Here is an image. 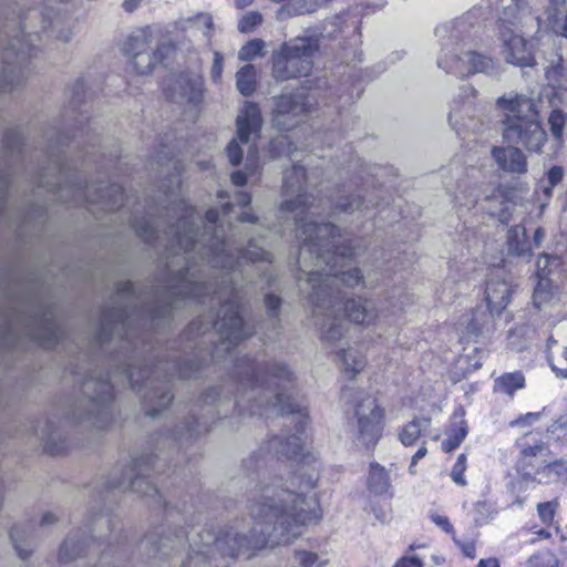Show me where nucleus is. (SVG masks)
<instances>
[{"label": "nucleus", "instance_id": "4468645a", "mask_svg": "<svg viewBox=\"0 0 567 567\" xmlns=\"http://www.w3.org/2000/svg\"><path fill=\"white\" fill-rule=\"evenodd\" d=\"M155 460L156 456L153 454H144L134 458L132 465L123 471L120 476H117V473L112 474L106 483V488L110 491L131 489L147 497H159L158 489L145 478V473L154 467Z\"/></svg>", "mask_w": 567, "mask_h": 567}, {"label": "nucleus", "instance_id": "20e7f679", "mask_svg": "<svg viewBox=\"0 0 567 567\" xmlns=\"http://www.w3.org/2000/svg\"><path fill=\"white\" fill-rule=\"evenodd\" d=\"M234 378L239 383L240 394L235 403L238 408L267 417L291 415L297 431L305 430L307 406L292 395L293 374L286 365L267 362L264 358L244 357L235 362Z\"/></svg>", "mask_w": 567, "mask_h": 567}, {"label": "nucleus", "instance_id": "c9c22d12", "mask_svg": "<svg viewBox=\"0 0 567 567\" xmlns=\"http://www.w3.org/2000/svg\"><path fill=\"white\" fill-rule=\"evenodd\" d=\"M76 535H69L59 550L61 561H71L78 558L84 550V543L75 539Z\"/></svg>", "mask_w": 567, "mask_h": 567}, {"label": "nucleus", "instance_id": "412c9836", "mask_svg": "<svg viewBox=\"0 0 567 567\" xmlns=\"http://www.w3.org/2000/svg\"><path fill=\"white\" fill-rule=\"evenodd\" d=\"M392 472V466L386 468L377 462L370 463L367 477V486L369 492L374 495H385L391 493Z\"/></svg>", "mask_w": 567, "mask_h": 567}, {"label": "nucleus", "instance_id": "a19ab883", "mask_svg": "<svg viewBox=\"0 0 567 567\" xmlns=\"http://www.w3.org/2000/svg\"><path fill=\"white\" fill-rule=\"evenodd\" d=\"M557 556L550 550L537 551L527 560L526 567H557Z\"/></svg>", "mask_w": 567, "mask_h": 567}, {"label": "nucleus", "instance_id": "5fc2aeb1", "mask_svg": "<svg viewBox=\"0 0 567 567\" xmlns=\"http://www.w3.org/2000/svg\"><path fill=\"white\" fill-rule=\"evenodd\" d=\"M136 231L138 236H141L145 241L153 243L156 241L159 237L158 230L151 223H145L143 225H138L136 227Z\"/></svg>", "mask_w": 567, "mask_h": 567}, {"label": "nucleus", "instance_id": "aec40b11", "mask_svg": "<svg viewBox=\"0 0 567 567\" xmlns=\"http://www.w3.org/2000/svg\"><path fill=\"white\" fill-rule=\"evenodd\" d=\"M492 156L497 166L513 174H524L526 172V157L517 147H493Z\"/></svg>", "mask_w": 567, "mask_h": 567}, {"label": "nucleus", "instance_id": "7ed1b4c3", "mask_svg": "<svg viewBox=\"0 0 567 567\" xmlns=\"http://www.w3.org/2000/svg\"><path fill=\"white\" fill-rule=\"evenodd\" d=\"M303 179H286L284 185L286 195L291 189L298 194L293 199H287L280 208V214L287 226L276 225V233L284 234L287 227L292 226L296 237L302 240L298 264L302 274L307 276L302 292L313 306L316 326L321 330L328 342L339 340L346 332L342 316L349 321L360 326H371L377 322L384 310L379 311L371 300L349 298L339 288L342 284L347 288H354L364 284L359 268L346 270V262L353 256V248L341 243L339 229L331 223L315 220L316 198L309 194L301 183Z\"/></svg>", "mask_w": 567, "mask_h": 567}, {"label": "nucleus", "instance_id": "5701e85b", "mask_svg": "<svg viewBox=\"0 0 567 567\" xmlns=\"http://www.w3.org/2000/svg\"><path fill=\"white\" fill-rule=\"evenodd\" d=\"M547 361L558 378L567 379V346L558 343L553 336H550L546 343Z\"/></svg>", "mask_w": 567, "mask_h": 567}, {"label": "nucleus", "instance_id": "393cba45", "mask_svg": "<svg viewBox=\"0 0 567 567\" xmlns=\"http://www.w3.org/2000/svg\"><path fill=\"white\" fill-rule=\"evenodd\" d=\"M338 357L342 362L343 372L349 379H354L367 364L364 353L358 348L341 349Z\"/></svg>", "mask_w": 567, "mask_h": 567}, {"label": "nucleus", "instance_id": "a878e982", "mask_svg": "<svg viewBox=\"0 0 567 567\" xmlns=\"http://www.w3.org/2000/svg\"><path fill=\"white\" fill-rule=\"evenodd\" d=\"M431 425L429 417H415L405 424L399 433V440L404 446H411L425 433Z\"/></svg>", "mask_w": 567, "mask_h": 567}, {"label": "nucleus", "instance_id": "ddd939ff", "mask_svg": "<svg viewBox=\"0 0 567 567\" xmlns=\"http://www.w3.org/2000/svg\"><path fill=\"white\" fill-rule=\"evenodd\" d=\"M384 410L370 394L357 398L353 406V420L357 439L367 447L377 444L383 429Z\"/></svg>", "mask_w": 567, "mask_h": 567}, {"label": "nucleus", "instance_id": "9b49d317", "mask_svg": "<svg viewBox=\"0 0 567 567\" xmlns=\"http://www.w3.org/2000/svg\"><path fill=\"white\" fill-rule=\"evenodd\" d=\"M153 28L145 27L133 32L124 44V52L132 58V64L138 74H148L158 64L167 65V60L174 53L175 48L169 42H163L151 50L153 41Z\"/></svg>", "mask_w": 567, "mask_h": 567}, {"label": "nucleus", "instance_id": "49530a36", "mask_svg": "<svg viewBox=\"0 0 567 567\" xmlns=\"http://www.w3.org/2000/svg\"><path fill=\"white\" fill-rule=\"evenodd\" d=\"M363 206L364 209L368 208L365 202L359 195H350L347 197H342L337 203V208L344 213H351L355 209L362 208Z\"/></svg>", "mask_w": 567, "mask_h": 567}, {"label": "nucleus", "instance_id": "0e129e2a", "mask_svg": "<svg viewBox=\"0 0 567 567\" xmlns=\"http://www.w3.org/2000/svg\"><path fill=\"white\" fill-rule=\"evenodd\" d=\"M539 419V413H527L511 423L512 426L525 423H533Z\"/></svg>", "mask_w": 567, "mask_h": 567}, {"label": "nucleus", "instance_id": "72a5a7b5", "mask_svg": "<svg viewBox=\"0 0 567 567\" xmlns=\"http://www.w3.org/2000/svg\"><path fill=\"white\" fill-rule=\"evenodd\" d=\"M31 534L32 532L29 527L25 528L22 526H14L10 532V538L13 547L22 560L28 559L32 554V549L24 546V543L31 537Z\"/></svg>", "mask_w": 567, "mask_h": 567}, {"label": "nucleus", "instance_id": "4c0bfd02", "mask_svg": "<svg viewBox=\"0 0 567 567\" xmlns=\"http://www.w3.org/2000/svg\"><path fill=\"white\" fill-rule=\"evenodd\" d=\"M467 435L466 422L461 420L455 423L449 434L447 439L442 442V449L445 452H451L457 449Z\"/></svg>", "mask_w": 567, "mask_h": 567}, {"label": "nucleus", "instance_id": "e2e57ef3", "mask_svg": "<svg viewBox=\"0 0 567 567\" xmlns=\"http://www.w3.org/2000/svg\"><path fill=\"white\" fill-rule=\"evenodd\" d=\"M135 295V287L132 282L127 281L121 285L118 288V298H132Z\"/></svg>", "mask_w": 567, "mask_h": 567}, {"label": "nucleus", "instance_id": "3c124183", "mask_svg": "<svg viewBox=\"0 0 567 567\" xmlns=\"http://www.w3.org/2000/svg\"><path fill=\"white\" fill-rule=\"evenodd\" d=\"M251 202V197L248 193L236 190L231 200L223 203V215L226 216L228 214L229 207L233 205L247 206Z\"/></svg>", "mask_w": 567, "mask_h": 567}, {"label": "nucleus", "instance_id": "37998d69", "mask_svg": "<svg viewBox=\"0 0 567 567\" xmlns=\"http://www.w3.org/2000/svg\"><path fill=\"white\" fill-rule=\"evenodd\" d=\"M18 72H20V70H18L17 66L7 62V65L2 69L0 74V92L11 91L18 84V82L14 83Z\"/></svg>", "mask_w": 567, "mask_h": 567}, {"label": "nucleus", "instance_id": "4be33fe9", "mask_svg": "<svg viewBox=\"0 0 567 567\" xmlns=\"http://www.w3.org/2000/svg\"><path fill=\"white\" fill-rule=\"evenodd\" d=\"M537 477L534 483L550 484V483H565L567 484V460H557L547 462L544 460L543 466H537Z\"/></svg>", "mask_w": 567, "mask_h": 567}, {"label": "nucleus", "instance_id": "6ab92c4d", "mask_svg": "<svg viewBox=\"0 0 567 567\" xmlns=\"http://www.w3.org/2000/svg\"><path fill=\"white\" fill-rule=\"evenodd\" d=\"M547 455V447L543 442L533 445H523L520 457L517 462V473L519 477L527 482L534 483L537 477V466L544 465V457Z\"/></svg>", "mask_w": 567, "mask_h": 567}, {"label": "nucleus", "instance_id": "bf43d9fd", "mask_svg": "<svg viewBox=\"0 0 567 567\" xmlns=\"http://www.w3.org/2000/svg\"><path fill=\"white\" fill-rule=\"evenodd\" d=\"M286 145L287 150L285 153L290 156L292 159L297 157V147L293 146V144L289 141L288 136H280L272 141L274 148H277L278 146Z\"/></svg>", "mask_w": 567, "mask_h": 567}, {"label": "nucleus", "instance_id": "423d86ee", "mask_svg": "<svg viewBox=\"0 0 567 567\" xmlns=\"http://www.w3.org/2000/svg\"><path fill=\"white\" fill-rule=\"evenodd\" d=\"M497 106L504 111V138L508 143L520 144L530 152L540 151L547 140L540 124L543 100L509 94L499 97Z\"/></svg>", "mask_w": 567, "mask_h": 567}, {"label": "nucleus", "instance_id": "ea45409f", "mask_svg": "<svg viewBox=\"0 0 567 567\" xmlns=\"http://www.w3.org/2000/svg\"><path fill=\"white\" fill-rule=\"evenodd\" d=\"M265 306L267 309V313L269 317V322L275 331V333H278L279 329V310L281 306V298L275 295H266L265 297Z\"/></svg>", "mask_w": 567, "mask_h": 567}, {"label": "nucleus", "instance_id": "2eb2a0df", "mask_svg": "<svg viewBox=\"0 0 567 567\" xmlns=\"http://www.w3.org/2000/svg\"><path fill=\"white\" fill-rule=\"evenodd\" d=\"M219 398L220 393L218 389L213 388L206 391L200 399L197 410L192 412V420L186 421L173 433L174 440L183 445L185 442L208 432L210 421L214 419L216 413H219L218 411H215V404Z\"/></svg>", "mask_w": 567, "mask_h": 567}, {"label": "nucleus", "instance_id": "680f3d73", "mask_svg": "<svg viewBox=\"0 0 567 567\" xmlns=\"http://www.w3.org/2000/svg\"><path fill=\"white\" fill-rule=\"evenodd\" d=\"M466 331L468 336L477 337L484 332V324L480 322L476 318H473L467 323Z\"/></svg>", "mask_w": 567, "mask_h": 567}, {"label": "nucleus", "instance_id": "13d9d810", "mask_svg": "<svg viewBox=\"0 0 567 567\" xmlns=\"http://www.w3.org/2000/svg\"><path fill=\"white\" fill-rule=\"evenodd\" d=\"M430 518L437 527H440L445 533H454V528L446 516L441 515L439 513H431Z\"/></svg>", "mask_w": 567, "mask_h": 567}, {"label": "nucleus", "instance_id": "a211bd4d", "mask_svg": "<svg viewBox=\"0 0 567 567\" xmlns=\"http://www.w3.org/2000/svg\"><path fill=\"white\" fill-rule=\"evenodd\" d=\"M515 287L502 268L494 269L487 279L485 300L492 315H499L511 302Z\"/></svg>", "mask_w": 567, "mask_h": 567}, {"label": "nucleus", "instance_id": "c756f323", "mask_svg": "<svg viewBox=\"0 0 567 567\" xmlns=\"http://www.w3.org/2000/svg\"><path fill=\"white\" fill-rule=\"evenodd\" d=\"M329 564L327 553H313L306 549L295 550L290 567H324Z\"/></svg>", "mask_w": 567, "mask_h": 567}, {"label": "nucleus", "instance_id": "79ce46f5", "mask_svg": "<svg viewBox=\"0 0 567 567\" xmlns=\"http://www.w3.org/2000/svg\"><path fill=\"white\" fill-rule=\"evenodd\" d=\"M323 166V155L315 153V150L307 154L300 163L295 165L296 174L298 171H303L305 174H312V169L321 168Z\"/></svg>", "mask_w": 567, "mask_h": 567}, {"label": "nucleus", "instance_id": "a18cd8bd", "mask_svg": "<svg viewBox=\"0 0 567 567\" xmlns=\"http://www.w3.org/2000/svg\"><path fill=\"white\" fill-rule=\"evenodd\" d=\"M264 42L261 40H251L244 45L239 52L238 58L241 61H249L261 54Z\"/></svg>", "mask_w": 567, "mask_h": 567}, {"label": "nucleus", "instance_id": "6e6552de", "mask_svg": "<svg viewBox=\"0 0 567 567\" xmlns=\"http://www.w3.org/2000/svg\"><path fill=\"white\" fill-rule=\"evenodd\" d=\"M237 136L226 148V155L231 165L237 166L243 159V146L247 147L246 167L255 172L257 167V147L255 140L259 136L262 125L260 110L257 104L246 102L236 120Z\"/></svg>", "mask_w": 567, "mask_h": 567}, {"label": "nucleus", "instance_id": "69168bd1", "mask_svg": "<svg viewBox=\"0 0 567 567\" xmlns=\"http://www.w3.org/2000/svg\"><path fill=\"white\" fill-rule=\"evenodd\" d=\"M461 549L466 557L472 559L475 557V546L473 543L461 544Z\"/></svg>", "mask_w": 567, "mask_h": 567}, {"label": "nucleus", "instance_id": "f704fd0d", "mask_svg": "<svg viewBox=\"0 0 567 567\" xmlns=\"http://www.w3.org/2000/svg\"><path fill=\"white\" fill-rule=\"evenodd\" d=\"M236 86L245 95H251L256 90V71L251 64L243 66L236 74Z\"/></svg>", "mask_w": 567, "mask_h": 567}, {"label": "nucleus", "instance_id": "473e14b6", "mask_svg": "<svg viewBox=\"0 0 567 567\" xmlns=\"http://www.w3.org/2000/svg\"><path fill=\"white\" fill-rule=\"evenodd\" d=\"M560 89L553 92L551 97L549 100L550 106H553V111L548 117V124L550 126V132L556 140H561L563 137V128L566 122V115L557 109L558 102L560 101Z\"/></svg>", "mask_w": 567, "mask_h": 567}, {"label": "nucleus", "instance_id": "f3484780", "mask_svg": "<svg viewBox=\"0 0 567 567\" xmlns=\"http://www.w3.org/2000/svg\"><path fill=\"white\" fill-rule=\"evenodd\" d=\"M307 111L308 105L302 93L295 95L282 94L275 102L274 125L279 130L289 131L302 121Z\"/></svg>", "mask_w": 567, "mask_h": 567}, {"label": "nucleus", "instance_id": "338daca9", "mask_svg": "<svg viewBox=\"0 0 567 567\" xmlns=\"http://www.w3.org/2000/svg\"><path fill=\"white\" fill-rule=\"evenodd\" d=\"M476 567H499V563L496 558H486L481 559Z\"/></svg>", "mask_w": 567, "mask_h": 567}, {"label": "nucleus", "instance_id": "7c9ffc66", "mask_svg": "<svg viewBox=\"0 0 567 567\" xmlns=\"http://www.w3.org/2000/svg\"><path fill=\"white\" fill-rule=\"evenodd\" d=\"M507 248L511 255L527 256L530 247L526 238V230L522 225H516L507 233Z\"/></svg>", "mask_w": 567, "mask_h": 567}, {"label": "nucleus", "instance_id": "0eeeda50", "mask_svg": "<svg viewBox=\"0 0 567 567\" xmlns=\"http://www.w3.org/2000/svg\"><path fill=\"white\" fill-rule=\"evenodd\" d=\"M522 0H509L498 18L499 39L503 42L502 55L505 61L514 65H532L533 54L525 39L511 27L520 24V32H528V24L539 29V19L534 17L530 9L520 6Z\"/></svg>", "mask_w": 567, "mask_h": 567}, {"label": "nucleus", "instance_id": "1a4fd4ad", "mask_svg": "<svg viewBox=\"0 0 567 567\" xmlns=\"http://www.w3.org/2000/svg\"><path fill=\"white\" fill-rule=\"evenodd\" d=\"M110 374L105 377H90L83 383V393L86 396L73 412V419L79 422L89 421L96 429L105 427L111 419L110 403L113 399V384Z\"/></svg>", "mask_w": 567, "mask_h": 567}, {"label": "nucleus", "instance_id": "f8f14e48", "mask_svg": "<svg viewBox=\"0 0 567 567\" xmlns=\"http://www.w3.org/2000/svg\"><path fill=\"white\" fill-rule=\"evenodd\" d=\"M161 373L162 369L157 367L153 370L144 369L138 372L133 367L124 369L125 379H127L134 390L138 392L143 388L147 390L144 399L150 405L147 414L152 417L159 415L161 410L165 409L173 399L171 394L172 377L165 373L163 379H161Z\"/></svg>", "mask_w": 567, "mask_h": 567}, {"label": "nucleus", "instance_id": "8fccbe9b", "mask_svg": "<svg viewBox=\"0 0 567 567\" xmlns=\"http://www.w3.org/2000/svg\"><path fill=\"white\" fill-rule=\"evenodd\" d=\"M558 503L556 501L539 503L537 505V513L539 518L545 524H550L554 520Z\"/></svg>", "mask_w": 567, "mask_h": 567}, {"label": "nucleus", "instance_id": "4d7b16f0", "mask_svg": "<svg viewBox=\"0 0 567 567\" xmlns=\"http://www.w3.org/2000/svg\"><path fill=\"white\" fill-rule=\"evenodd\" d=\"M310 9L308 8V6L302 2H298V3H288L286 6H284L281 9H280V14L281 16H295V14H302V13H306V12H309Z\"/></svg>", "mask_w": 567, "mask_h": 567}, {"label": "nucleus", "instance_id": "f03ea898", "mask_svg": "<svg viewBox=\"0 0 567 567\" xmlns=\"http://www.w3.org/2000/svg\"><path fill=\"white\" fill-rule=\"evenodd\" d=\"M268 446L278 456L299 457L291 480V485H296L297 489L265 484L258 474L248 476L247 509L252 520L248 527L249 535L246 526L237 525L218 532L215 528L197 530L196 538L193 537L188 544L192 554L182 567H192L193 560L204 561L215 551L230 558L239 555L250 557L268 543H290L300 535L301 526L321 518L322 511L317 499L308 495L319 480L317 456L305 452L301 436L296 434L274 436Z\"/></svg>", "mask_w": 567, "mask_h": 567}, {"label": "nucleus", "instance_id": "603ef678", "mask_svg": "<svg viewBox=\"0 0 567 567\" xmlns=\"http://www.w3.org/2000/svg\"><path fill=\"white\" fill-rule=\"evenodd\" d=\"M262 17L258 12H248L239 22V30L241 32H250L256 25L260 24Z\"/></svg>", "mask_w": 567, "mask_h": 567}, {"label": "nucleus", "instance_id": "864d4df0", "mask_svg": "<svg viewBox=\"0 0 567 567\" xmlns=\"http://www.w3.org/2000/svg\"><path fill=\"white\" fill-rule=\"evenodd\" d=\"M224 70V56L218 51H214L213 65L210 69V79L214 83H220Z\"/></svg>", "mask_w": 567, "mask_h": 567}, {"label": "nucleus", "instance_id": "c85d7f7f", "mask_svg": "<svg viewBox=\"0 0 567 567\" xmlns=\"http://www.w3.org/2000/svg\"><path fill=\"white\" fill-rule=\"evenodd\" d=\"M179 95L188 103L198 104L204 96L203 80L199 76H183L178 81Z\"/></svg>", "mask_w": 567, "mask_h": 567}, {"label": "nucleus", "instance_id": "dca6fc26", "mask_svg": "<svg viewBox=\"0 0 567 567\" xmlns=\"http://www.w3.org/2000/svg\"><path fill=\"white\" fill-rule=\"evenodd\" d=\"M188 534L184 530L167 528L161 533H151L141 543L150 557H168L185 549Z\"/></svg>", "mask_w": 567, "mask_h": 567}, {"label": "nucleus", "instance_id": "39448f33", "mask_svg": "<svg viewBox=\"0 0 567 567\" xmlns=\"http://www.w3.org/2000/svg\"><path fill=\"white\" fill-rule=\"evenodd\" d=\"M476 10L445 23L435 29L441 40L437 66L446 73L465 76L473 73H491L495 63L493 59L472 50H465L466 41L472 38L473 19Z\"/></svg>", "mask_w": 567, "mask_h": 567}, {"label": "nucleus", "instance_id": "de8ad7c7", "mask_svg": "<svg viewBox=\"0 0 567 567\" xmlns=\"http://www.w3.org/2000/svg\"><path fill=\"white\" fill-rule=\"evenodd\" d=\"M466 461H467L466 455L463 453L460 454L456 458L455 464L452 467V471H451V477H452L453 482L460 486L466 485V480L464 476V473L467 467Z\"/></svg>", "mask_w": 567, "mask_h": 567}, {"label": "nucleus", "instance_id": "9d476101", "mask_svg": "<svg viewBox=\"0 0 567 567\" xmlns=\"http://www.w3.org/2000/svg\"><path fill=\"white\" fill-rule=\"evenodd\" d=\"M317 50L318 40L315 38H296L285 43L280 51L274 54V76L285 81L309 75Z\"/></svg>", "mask_w": 567, "mask_h": 567}, {"label": "nucleus", "instance_id": "6e6d98bb", "mask_svg": "<svg viewBox=\"0 0 567 567\" xmlns=\"http://www.w3.org/2000/svg\"><path fill=\"white\" fill-rule=\"evenodd\" d=\"M449 123L451 126L456 130L457 132L462 130H472L475 131V125L467 124L465 122L460 121L458 111L456 107H452L450 114H449Z\"/></svg>", "mask_w": 567, "mask_h": 567}, {"label": "nucleus", "instance_id": "b1692460", "mask_svg": "<svg viewBox=\"0 0 567 567\" xmlns=\"http://www.w3.org/2000/svg\"><path fill=\"white\" fill-rule=\"evenodd\" d=\"M130 324V315L126 309H116L113 313L105 316L103 327L99 334V340L105 342L111 340L115 330H126ZM125 338H128V331H125Z\"/></svg>", "mask_w": 567, "mask_h": 567}, {"label": "nucleus", "instance_id": "58836bf2", "mask_svg": "<svg viewBox=\"0 0 567 567\" xmlns=\"http://www.w3.org/2000/svg\"><path fill=\"white\" fill-rule=\"evenodd\" d=\"M29 38H31V34H29ZM32 40L27 39L24 34L21 37H16L12 42H10L9 48H7V55H10L13 53L16 55V59L18 63H22L27 55H29V51L32 47Z\"/></svg>", "mask_w": 567, "mask_h": 567}, {"label": "nucleus", "instance_id": "052dcab7", "mask_svg": "<svg viewBox=\"0 0 567 567\" xmlns=\"http://www.w3.org/2000/svg\"><path fill=\"white\" fill-rule=\"evenodd\" d=\"M393 567H423V561L417 556L402 557Z\"/></svg>", "mask_w": 567, "mask_h": 567}, {"label": "nucleus", "instance_id": "f257e3e1", "mask_svg": "<svg viewBox=\"0 0 567 567\" xmlns=\"http://www.w3.org/2000/svg\"><path fill=\"white\" fill-rule=\"evenodd\" d=\"M178 214L176 223L165 230V236L176 246L186 259V268L181 271L183 285L179 293L183 300L205 303L206 298L217 301L220 309L214 327L220 337V347L230 352V348L249 338L252 331L241 317V281L249 276L247 266L267 276L271 264V254L250 238L248 247L233 248L225 239L224 229L217 221L219 213L212 208L206 212L205 220L200 214L185 200L173 208Z\"/></svg>", "mask_w": 567, "mask_h": 567}, {"label": "nucleus", "instance_id": "c03bdc74", "mask_svg": "<svg viewBox=\"0 0 567 567\" xmlns=\"http://www.w3.org/2000/svg\"><path fill=\"white\" fill-rule=\"evenodd\" d=\"M553 298V292L548 280L540 279L535 287L533 301L537 308H542L544 305L549 302Z\"/></svg>", "mask_w": 567, "mask_h": 567}, {"label": "nucleus", "instance_id": "774afa93", "mask_svg": "<svg viewBox=\"0 0 567 567\" xmlns=\"http://www.w3.org/2000/svg\"><path fill=\"white\" fill-rule=\"evenodd\" d=\"M558 429H567V413L560 415L553 424V431Z\"/></svg>", "mask_w": 567, "mask_h": 567}, {"label": "nucleus", "instance_id": "e433bc0d", "mask_svg": "<svg viewBox=\"0 0 567 567\" xmlns=\"http://www.w3.org/2000/svg\"><path fill=\"white\" fill-rule=\"evenodd\" d=\"M213 27V19L207 13H198L195 17L181 19L176 22V29L179 30H188L192 28H196L202 30L205 35L208 34V31Z\"/></svg>", "mask_w": 567, "mask_h": 567}, {"label": "nucleus", "instance_id": "2f4dec72", "mask_svg": "<svg viewBox=\"0 0 567 567\" xmlns=\"http://www.w3.org/2000/svg\"><path fill=\"white\" fill-rule=\"evenodd\" d=\"M525 386V378L520 372L504 373L494 381V391L513 396L516 390Z\"/></svg>", "mask_w": 567, "mask_h": 567}, {"label": "nucleus", "instance_id": "09e8293b", "mask_svg": "<svg viewBox=\"0 0 567 567\" xmlns=\"http://www.w3.org/2000/svg\"><path fill=\"white\" fill-rule=\"evenodd\" d=\"M548 24L554 33L567 38V13L555 11L548 17Z\"/></svg>", "mask_w": 567, "mask_h": 567}, {"label": "nucleus", "instance_id": "cd10ccee", "mask_svg": "<svg viewBox=\"0 0 567 567\" xmlns=\"http://www.w3.org/2000/svg\"><path fill=\"white\" fill-rule=\"evenodd\" d=\"M342 161L338 159L337 162H331L333 167H337L341 173L346 174H357V173H367L372 174V172L368 168L367 163L353 154L352 150L342 151Z\"/></svg>", "mask_w": 567, "mask_h": 567}, {"label": "nucleus", "instance_id": "bb28decb", "mask_svg": "<svg viewBox=\"0 0 567 567\" xmlns=\"http://www.w3.org/2000/svg\"><path fill=\"white\" fill-rule=\"evenodd\" d=\"M491 204H498L499 208L488 207L489 214L496 216L502 224L509 221L511 216L515 209L516 202L509 194H505L502 190H497L491 198H487Z\"/></svg>", "mask_w": 567, "mask_h": 567}]
</instances>
